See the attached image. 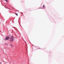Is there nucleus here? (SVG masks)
Instances as JSON below:
<instances>
[{
  "label": "nucleus",
  "instance_id": "7ed1b4c3",
  "mask_svg": "<svg viewBox=\"0 0 64 64\" xmlns=\"http://www.w3.org/2000/svg\"><path fill=\"white\" fill-rule=\"evenodd\" d=\"M43 8H45V6L44 5L43 6Z\"/></svg>",
  "mask_w": 64,
  "mask_h": 64
},
{
  "label": "nucleus",
  "instance_id": "f257e3e1",
  "mask_svg": "<svg viewBox=\"0 0 64 64\" xmlns=\"http://www.w3.org/2000/svg\"><path fill=\"white\" fill-rule=\"evenodd\" d=\"M14 38L13 36H12L10 39V41L12 42H13L14 40Z\"/></svg>",
  "mask_w": 64,
  "mask_h": 64
},
{
  "label": "nucleus",
  "instance_id": "423d86ee",
  "mask_svg": "<svg viewBox=\"0 0 64 64\" xmlns=\"http://www.w3.org/2000/svg\"><path fill=\"white\" fill-rule=\"evenodd\" d=\"M5 45H7V44H6V43H5Z\"/></svg>",
  "mask_w": 64,
  "mask_h": 64
},
{
  "label": "nucleus",
  "instance_id": "f03ea898",
  "mask_svg": "<svg viewBox=\"0 0 64 64\" xmlns=\"http://www.w3.org/2000/svg\"><path fill=\"white\" fill-rule=\"evenodd\" d=\"M6 40H8L9 39V37L7 36L5 38Z\"/></svg>",
  "mask_w": 64,
  "mask_h": 64
},
{
  "label": "nucleus",
  "instance_id": "20e7f679",
  "mask_svg": "<svg viewBox=\"0 0 64 64\" xmlns=\"http://www.w3.org/2000/svg\"><path fill=\"white\" fill-rule=\"evenodd\" d=\"M15 14H16V15L17 16H18V14H16V13H15Z\"/></svg>",
  "mask_w": 64,
  "mask_h": 64
},
{
  "label": "nucleus",
  "instance_id": "39448f33",
  "mask_svg": "<svg viewBox=\"0 0 64 64\" xmlns=\"http://www.w3.org/2000/svg\"><path fill=\"white\" fill-rule=\"evenodd\" d=\"M24 41L25 42V43H26V42L25 41V40H24Z\"/></svg>",
  "mask_w": 64,
  "mask_h": 64
}]
</instances>
